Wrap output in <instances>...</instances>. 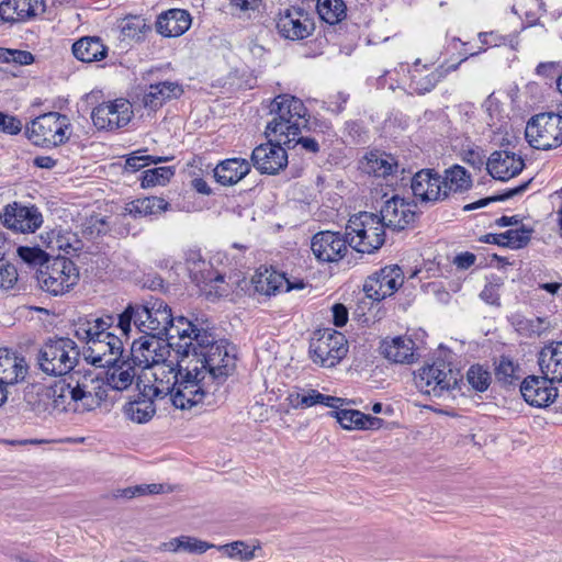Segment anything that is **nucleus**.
Instances as JSON below:
<instances>
[{
  "mask_svg": "<svg viewBox=\"0 0 562 562\" xmlns=\"http://www.w3.org/2000/svg\"><path fill=\"white\" fill-rule=\"evenodd\" d=\"M172 344L156 342L143 352V397L164 400L170 395L176 408L190 409L234 372L235 347L201 331L183 318L175 325Z\"/></svg>",
  "mask_w": 562,
  "mask_h": 562,
  "instance_id": "obj_1",
  "label": "nucleus"
},
{
  "mask_svg": "<svg viewBox=\"0 0 562 562\" xmlns=\"http://www.w3.org/2000/svg\"><path fill=\"white\" fill-rule=\"evenodd\" d=\"M143 352L154 349L156 342L172 344V335H176L175 325L178 319L183 318L192 323L201 331H210L204 327V322L195 317L194 319L178 316L172 317L170 307L158 297H143Z\"/></svg>",
  "mask_w": 562,
  "mask_h": 562,
  "instance_id": "obj_2",
  "label": "nucleus"
},
{
  "mask_svg": "<svg viewBox=\"0 0 562 562\" xmlns=\"http://www.w3.org/2000/svg\"><path fill=\"white\" fill-rule=\"evenodd\" d=\"M270 114L273 119L268 122L265 134L267 137L285 138L284 146L291 148L294 137L300 135L301 126H305L307 109L296 97L280 94L270 104Z\"/></svg>",
  "mask_w": 562,
  "mask_h": 562,
  "instance_id": "obj_3",
  "label": "nucleus"
},
{
  "mask_svg": "<svg viewBox=\"0 0 562 562\" xmlns=\"http://www.w3.org/2000/svg\"><path fill=\"white\" fill-rule=\"evenodd\" d=\"M77 344L68 337L49 338L40 349V369L49 375L65 376L75 370L79 360Z\"/></svg>",
  "mask_w": 562,
  "mask_h": 562,
  "instance_id": "obj_4",
  "label": "nucleus"
},
{
  "mask_svg": "<svg viewBox=\"0 0 562 562\" xmlns=\"http://www.w3.org/2000/svg\"><path fill=\"white\" fill-rule=\"evenodd\" d=\"M386 227L379 215L370 212H360L352 215L346 226L349 246L361 254H373L385 241Z\"/></svg>",
  "mask_w": 562,
  "mask_h": 562,
  "instance_id": "obj_5",
  "label": "nucleus"
},
{
  "mask_svg": "<svg viewBox=\"0 0 562 562\" xmlns=\"http://www.w3.org/2000/svg\"><path fill=\"white\" fill-rule=\"evenodd\" d=\"M414 382L422 393L435 398L448 400L454 397L453 391L460 390L461 378L459 371L440 362L420 368L414 375Z\"/></svg>",
  "mask_w": 562,
  "mask_h": 562,
  "instance_id": "obj_6",
  "label": "nucleus"
},
{
  "mask_svg": "<svg viewBox=\"0 0 562 562\" xmlns=\"http://www.w3.org/2000/svg\"><path fill=\"white\" fill-rule=\"evenodd\" d=\"M81 376V370L72 371L55 382L50 387L54 409L59 412L89 411V407L93 404V398L90 391L85 390Z\"/></svg>",
  "mask_w": 562,
  "mask_h": 562,
  "instance_id": "obj_7",
  "label": "nucleus"
},
{
  "mask_svg": "<svg viewBox=\"0 0 562 562\" xmlns=\"http://www.w3.org/2000/svg\"><path fill=\"white\" fill-rule=\"evenodd\" d=\"M36 280L42 290L61 295L77 284L79 271L70 259L57 256L37 270Z\"/></svg>",
  "mask_w": 562,
  "mask_h": 562,
  "instance_id": "obj_8",
  "label": "nucleus"
},
{
  "mask_svg": "<svg viewBox=\"0 0 562 562\" xmlns=\"http://www.w3.org/2000/svg\"><path fill=\"white\" fill-rule=\"evenodd\" d=\"M308 351L314 363L333 368L347 356L348 341L344 334L325 328L314 333Z\"/></svg>",
  "mask_w": 562,
  "mask_h": 562,
  "instance_id": "obj_9",
  "label": "nucleus"
},
{
  "mask_svg": "<svg viewBox=\"0 0 562 562\" xmlns=\"http://www.w3.org/2000/svg\"><path fill=\"white\" fill-rule=\"evenodd\" d=\"M525 135L536 149L559 147L562 144V114L547 112L535 115L527 123Z\"/></svg>",
  "mask_w": 562,
  "mask_h": 562,
  "instance_id": "obj_10",
  "label": "nucleus"
},
{
  "mask_svg": "<svg viewBox=\"0 0 562 562\" xmlns=\"http://www.w3.org/2000/svg\"><path fill=\"white\" fill-rule=\"evenodd\" d=\"M68 128L66 115L57 112L43 114L26 126V137L36 146L50 147L58 146L68 138L66 130Z\"/></svg>",
  "mask_w": 562,
  "mask_h": 562,
  "instance_id": "obj_11",
  "label": "nucleus"
},
{
  "mask_svg": "<svg viewBox=\"0 0 562 562\" xmlns=\"http://www.w3.org/2000/svg\"><path fill=\"white\" fill-rule=\"evenodd\" d=\"M484 52V48H480L477 52L465 55L457 64L446 65L441 64L437 68L429 71L428 65H423L420 59H417L412 69L409 89L417 94H425L430 92L438 82H440L448 74L456 71L459 66L465 61L469 57L476 56Z\"/></svg>",
  "mask_w": 562,
  "mask_h": 562,
  "instance_id": "obj_12",
  "label": "nucleus"
},
{
  "mask_svg": "<svg viewBox=\"0 0 562 562\" xmlns=\"http://www.w3.org/2000/svg\"><path fill=\"white\" fill-rule=\"evenodd\" d=\"M102 338L90 339L83 352L88 363L98 367H116L123 353V342L121 338L112 333H101Z\"/></svg>",
  "mask_w": 562,
  "mask_h": 562,
  "instance_id": "obj_13",
  "label": "nucleus"
},
{
  "mask_svg": "<svg viewBox=\"0 0 562 562\" xmlns=\"http://www.w3.org/2000/svg\"><path fill=\"white\" fill-rule=\"evenodd\" d=\"M2 224L16 233H34L43 224V215L35 205L13 202L4 206L0 214Z\"/></svg>",
  "mask_w": 562,
  "mask_h": 562,
  "instance_id": "obj_14",
  "label": "nucleus"
},
{
  "mask_svg": "<svg viewBox=\"0 0 562 562\" xmlns=\"http://www.w3.org/2000/svg\"><path fill=\"white\" fill-rule=\"evenodd\" d=\"M403 282L402 269L398 266H386L367 278L363 291L368 299L381 302L393 295Z\"/></svg>",
  "mask_w": 562,
  "mask_h": 562,
  "instance_id": "obj_15",
  "label": "nucleus"
},
{
  "mask_svg": "<svg viewBox=\"0 0 562 562\" xmlns=\"http://www.w3.org/2000/svg\"><path fill=\"white\" fill-rule=\"evenodd\" d=\"M285 138L269 137L267 144L257 146L251 154L254 167L260 173L276 175L288 165V154L284 147Z\"/></svg>",
  "mask_w": 562,
  "mask_h": 562,
  "instance_id": "obj_16",
  "label": "nucleus"
},
{
  "mask_svg": "<svg viewBox=\"0 0 562 562\" xmlns=\"http://www.w3.org/2000/svg\"><path fill=\"white\" fill-rule=\"evenodd\" d=\"M277 29L286 40L299 41L312 35L315 25L310 13L300 7H290L279 13Z\"/></svg>",
  "mask_w": 562,
  "mask_h": 562,
  "instance_id": "obj_17",
  "label": "nucleus"
},
{
  "mask_svg": "<svg viewBox=\"0 0 562 562\" xmlns=\"http://www.w3.org/2000/svg\"><path fill=\"white\" fill-rule=\"evenodd\" d=\"M132 116L131 104L127 100L103 102L91 113L93 125L98 130L112 131L125 126Z\"/></svg>",
  "mask_w": 562,
  "mask_h": 562,
  "instance_id": "obj_18",
  "label": "nucleus"
},
{
  "mask_svg": "<svg viewBox=\"0 0 562 562\" xmlns=\"http://www.w3.org/2000/svg\"><path fill=\"white\" fill-rule=\"evenodd\" d=\"M416 205L398 195L386 199L380 209L379 218L385 227L403 231L415 222Z\"/></svg>",
  "mask_w": 562,
  "mask_h": 562,
  "instance_id": "obj_19",
  "label": "nucleus"
},
{
  "mask_svg": "<svg viewBox=\"0 0 562 562\" xmlns=\"http://www.w3.org/2000/svg\"><path fill=\"white\" fill-rule=\"evenodd\" d=\"M349 237L339 232H319L312 238L311 249L317 260L338 262L348 251Z\"/></svg>",
  "mask_w": 562,
  "mask_h": 562,
  "instance_id": "obj_20",
  "label": "nucleus"
},
{
  "mask_svg": "<svg viewBox=\"0 0 562 562\" xmlns=\"http://www.w3.org/2000/svg\"><path fill=\"white\" fill-rule=\"evenodd\" d=\"M551 378L529 375L520 384V393L524 400L531 406L546 407L554 402L558 389L553 386Z\"/></svg>",
  "mask_w": 562,
  "mask_h": 562,
  "instance_id": "obj_21",
  "label": "nucleus"
},
{
  "mask_svg": "<svg viewBox=\"0 0 562 562\" xmlns=\"http://www.w3.org/2000/svg\"><path fill=\"white\" fill-rule=\"evenodd\" d=\"M187 265L190 277L195 283L205 285L215 283L216 294H227L228 290L224 286L225 276L216 271L210 261L204 260L200 252L190 251L187 257Z\"/></svg>",
  "mask_w": 562,
  "mask_h": 562,
  "instance_id": "obj_22",
  "label": "nucleus"
},
{
  "mask_svg": "<svg viewBox=\"0 0 562 562\" xmlns=\"http://www.w3.org/2000/svg\"><path fill=\"white\" fill-rule=\"evenodd\" d=\"M414 196L422 202H439L447 200V191L442 188L441 175L434 169H422L415 173L411 184Z\"/></svg>",
  "mask_w": 562,
  "mask_h": 562,
  "instance_id": "obj_23",
  "label": "nucleus"
},
{
  "mask_svg": "<svg viewBox=\"0 0 562 562\" xmlns=\"http://www.w3.org/2000/svg\"><path fill=\"white\" fill-rule=\"evenodd\" d=\"M525 167L524 159L509 150H496L486 161L487 172L496 180L507 181L519 175Z\"/></svg>",
  "mask_w": 562,
  "mask_h": 562,
  "instance_id": "obj_24",
  "label": "nucleus"
},
{
  "mask_svg": "<svg viewBox=\"0 0 562 562\" xmlns=\"http://www.w3.org/2000/svg\"><path fill=\"white\" fill-rule=\"evenodd\" d=\"M251 284L255 291L267 296L274 295L277 292L292 289H302L303 282L291 283L284 273L278 272L272 268L260 267L251 278Z\"/></svg>",
  "mask_w": 562,
  "mask_h": 562,
  "instance_id": "obj_25",
  "label": "nucleus"
},
{
  "mask_svg": "<svg viewBox=\"0 0 562 562\" xmlns=\"http://www.w3.org/2000/svg\"><path fill=\"white\" fill-rule=\"evenodd\" d=\"M29 374L24 359L7 348H0V383L9 387L23 382Z\"/></svg>",
  "mask_w": 562,
  "mask_h": 562,
  "instance_id": "obj_26",
  "label": "nucleus"
},
{
  "mask_svg": "<svg viewBox=\"0 0 562 562\" xmlns=\"http://www.w3.org/2000/svg\"><path fill=\"white\" fill-rule=\"evenodd\" d=\"M192 24V16L183 9H169L161 12L155 22V29L164 37H179L183 35Z\"/></svg>",
  "mask_w": 562,
  "mask_h": 562,
  "instance_id": "obj_27",
  "label": "nucleus"
},
{
  "mask_svg": "<svg viewBox=\"0 0 562 562\" xmlns=\"http://www.w3.org/2000/svg\"><path fill=\"white\" fill-rule=\"evenodd\" d=\"M44 11V0H4L0 3V18L9 23L27 21Z\"/></svg>",
  "mask_w": 562,
  "mask_h": 562,
  "instance_id": "obj_28",
  "label": "nucleus"
},
{
  "mask_svg": "<svg viewBox=\"0 0 562 562\" xmlns=\"http://www.w3.org/2000/svg\"><path fill=\"white\" fill-rule=\"evenodd\" d=\"M328 414L330 417L336 418L344 429L348 430L379 429L383 424V419L379 417L366 415L357 409L341 408V406L335 408V411H331Z\"/></svg>",
  "mask_w": 562,
  "mask_h": 562,
  "instance_id": "obj_29",
  "label": "nucleus"
},
{
  "mask_svg": "<svg viewBox=\"0 0 562 562\" xmlns=\"http://www.w3.org/2000/svg\"><path fill=\"white\" fill-rule=\"evenodd\" d=\"M250 168L246 159H225L214 168V178L222 186H234L250 172Z\"/></svg>",
  "mask_w": 562,
  "mask_h": 562,
  "instance_id": "obj_30",
  "label": "nucleus"
},
{
  "mask_svg": "<svg viewBox=\"0 0 562 562\" xmlns=\"http://www.w3.org/2000/svg\"><path fill=\"white\" fill-rule=\"evenodd\" d=\"M182 93L183 89L177 82L164 81L150 85L148 91L143 95V105L155 111L167 101L180 98Z\"/></svg>",
  "mask_w": 562,
  "mask_h": 562,
  "instance_id": "obj_31",
  "label": "nucleus"
},
{
  "mask_svg": "<svg viewBox=\"0 0 562 562\" xmlns=\"http://www.w3.org/2000/svg\"><path fill=\"white\" fill-rule=\"evenodd\" d=\"M415 342L411 338L395 337L391 340H383L381 344L382 355L394 363H412L414 361Z\"/></svg>",
  "mask_w": 562,
  "mask_h": 562,
  "instance_id": "obj_32",
  "label": "nucleus"
},
{
  "mask_svg": "<svg viewBox=\"0 0 562 562\" xmlns=\"http://www.w3.org/2000/svg\"><path fill=\"white\" fill-rule=\"evenodd\" d=\"M541 372L554 382H562V341L546 346L539 356Z\"/></svg>",
  "mask_w": 562,
  "mask_h": 562,
  "instance_id": "obj_33",
  "label": "nucleus"
},
{
  "mask_svg": "<svg viewBox=\"0 0 562 562\" xmlns=\"http://www.w3.org/2000/svg\"><path fill=\"white\" fill-rule=\"evenodd\" d=\"M363 164V170L368 173H372L375 177H387L395 173L398 169V162L396 158L385 151H370L366 156Z\"/></svg>",
  "mask_w": 562,
  "mask_h": 562,
  "instance_id": "obj_34",
  "label": "nucleus"
},
{
  "mask_svg": "<svg viewBox=\"0 0 562 562\" xmlns=\"http://www.w3.org/2000/svg\"><path fill=\"white\" fill-rule=\"evenodd\" d=\"M47 247L52 250H63L67 255H74L83 248V241L77 233L65 228H55L47 233Z\"/></svg>",
  "mask_w": 562,
  "mask_h": 562,
  "instance_id": "obj_35",
  "label": "nucleus"
},
{
  "mask_svg": "<svg viewBox=\"0 0 562 562\" xmlns=\"http://www.w3.org/2000/svg\"><path fill=\"white\" fill-rule=\"evenodd\" d=\"M442 188L447 191V199L451 194L463 193L472 187V177L467 169L460 165L447 168L441 175Z\"/></svg>",
  "mask_w": 562,
  "mask_h": 562,
  "instance_id": "obj_36",
  "label": "nucleus"
},
{
  "mask_svg": "<svg viewBox=\"0 0 562 562\" xmlns=\"http://www.w3.org/2000/svg\"><path fill=\"white\" fill-rule=\"evenodd\" d=\"M74 56L83 63L102 60L108 48L99 37H82L72 44Z\"/></svg>",
  "mask_w": 562,
  "mask_h": 562,
  "instance_id": "obj_37",
  "label": "nucleus"
},
{
  "mask_svg": "<svg viewBox=\"0 0 562 562\" xmlns=\"http://www.w3.org/2000/svg\"><path fill=\"white\" fill-rule=\"evenodd\" d=\"M316 10L319 18L330 25L338 24L347 18L345 0H316Z\"/></svg>",
  "mask_w": 562,
  "mask_h": 562,
  "instance_id": "obj_38",
  "label": "nucleus"
},
{
  "mask_svg": "<svg viewBox=\"0 0 562 562\" xmlns=\"http://www.w3.org/2000/svg\"><path fill=\"white\" fill-rule=\"evenodd\" d=\"M133 382L135 383L136 389L139 391L140 376L135 375L134 367L126 361H123L121 366H117V368L114 369L108 378L109 385L117 391L126 390Z\"/></svg>",
  "mask_w": 562,
  "mask_h": 562,
  "instance_id": "obj_39",
  "label": "nucleus"
},
{
  "mask_svg": "<svg viewBox=\"0 0 562 562\" xmlns=\"http://www.w3.org/2000/svg\"><path fill=\"white\" fill-rule=\"evenodd\" d=\"M81 383L87 385V391H90V394L93 398V404L89 407V411L98 407L106 397V389L104 387V382L102 379H99L92 371L82 372Z\"/></svg>",
  "mask_w": 562,
  "mask_h": 562,
  "instance_id": "obj_40",
  "label": "nucleus"
},
{
  "mask_svg": "<svg viewBox=\"0 0 562 562\" xmlns=\"http://www.w3.org/2000/svg\"><path fill=\"white\" fill-rule=\"evenodd\" d=\"M301 401L302 408H308L317 404L330 408H338L339 406H342L345 403V400L341 397L325 395L313 389L308 390L306 394H302Z\"/></svg>",
  "mask_w": 562,
  "mask_h": 562,
  "instance_id": "obj_41",
  "label": "nucleus"
},
{
  "mask_svg": "<svg viewBox=\"0 0 562 562\" xmlns=\"http://www.w3.org/2000/svg\"><path fill=\"white\" fill-rule=\"evenodd\" d=\"M173 176V167H157L143 170V189L156 186H165Z\"/></svg>",
  "mask_w": 562,
  "mask_h": 562,
  "instance_id": "obj_42",
  "label": "nucleus"
},
{
  "mask_svg": "<svg viewBox=\"0 0 562 562\" xmlns=\"http://www.w3.org/2000/svg\"><path fill=\"white\" fill-rule=\"evenodd\" d=\"M258 547L250 548L244 541H234L227 544L217 547L218 551L223 552L231 559H238L243 562H248L255 559V551Z\"/></svg>",
  "mask_w": 562,
  "mask_h": 562,
  "instance_id": "obj_43",
  "label": "nucleus"
},
{
  "mask_svg": "<svg viewBox=\"0 0 562 562\" xmlns=\"http://www.w3.org/2000/svg\"><path fill=\"white\" fill-rule=\"evenodd\" d=\"M469 384L477 392H484L491 384V373L482 366H471L467 372Z\"/></svg>",
  "mask_w": 562,
  "mask_h": 562,
  "instance_id": "obj_44",
  "label": "nucleus"
},
{
  "mask_svg": "<svg viewBox=\"0 0 562 562\" xmlns=\"http://www.w3.org/2000/svg\"><path fill=\"white\" fill-rule=\"evenodd\" d=\"M532 228L521 226L516 229H508L505 232V247L510 249H520L530 241Z\"/></svg>",
  "mask_w": 562,
  "mask_h": 562,
  "instance_id": "obj_45",
  "label": "nucleus"
},
{
  "mask_svg": "<svg viewBox=\"0 0 562 562\" xmlns=\"http://www.w3.org/2000/svg\"><path fill=\"white\" fill-rule=\"evenodd\" d=\"M19 257L30 266H38L43 268L52 259L48 258L47 254L38 247H25L21 246L18 248Z\"/></svg>",
  "mask_w": 562,
  "mask_h": 562,
  "instance_id": "obj_46",
  "label": "nucleus"
},
{
  "mask_svg": "<svg viewBox=\"0 0 562 562\" xmlns=\"http://www.w3.org/2000/svg\"><path fill=\"white\" fill-rule=\"evenodd\" d=\"M122 41L125 40H139L140 33V18L138 15H126L119 22Z\"/></svg>",
  "mask_w": 562,
  "mask_h": 562,
  "instance_id": "obj_47",
  "label": "nucleus"
},
{
  "mask_svg": "<svg viewBox=\"0 0 562 562\" xmlns=\"http://www.w3.org/2000/svg\"><path fill=\"white\" fill-rule=\"evenodd\" d=\"M528 184H529V182H525L524 184L518 186V187L509 190L505 194L481 199V200H479V201H476L474 203L465 205L464 210L465 211L475 210V209H479V207H483V206H485L488 203L494 202V201H504L506 199H509V198H512L514 195H517V194L524 192L527 189Z\"/></svg>",
  "mask_w": 562,
  "mask_h": 562,
  "instance_id": "obj_48",
  "label": "nucleus"
},
{
  "mask_svg": "<svg viewBox=\"0 0 562 562\" xmlns=\"http://www.w3.org/2000/svg\"><path fill=\"white\" fill-rule=\"evenodd\" d=\"M461 159L472 168L481 170L485 162V154L480 147H468L461 151Z\"/></svg>",
  "mask_w": 562,
  "mask_h": 562,
  "instance_id": "obj_49",
  "label": "nucleus"
},
{
  "mask_svg": "<svg viewBox=\"0 0 562 562\" xmlns=\"http://www.w3.org/2000/svg\"><path fill=\"white\" fill-rule=\"evenodd\" d=\"M178 547H180V550L182 551L201 554L207 551L209 549L213 548L214 544L199 540L193 537L181 536L180 543H178Z\"/></svg>",
  "mask_w": 562,
  "mask_h": 562,
  "instance_id": "obj_50",
  "label": "nucleus"
},
{
  "mask_svg": "<svg viewBox=\"0 0 562 562\" xmlns=\"http://www.w3.org/2000/svg\"><path fill=\"white\" fill-rule=\"evenodd\" d=\"M169 203L162 198L150 196L143 198V215H157L166 212Z\"/></svg>",
  "mask_w": 562,
  "mask_h": 562,
  "instance_id": "obj_51",
  "label": "nucleus"
},
{
  "mask_svg": "<svg viewBox=\"0 0 562 562\" xmlns=\"http://www.w3.org/2000/svg\"><path fill=\"white\" fill-rule=\"evenodd\" d=\"M122 412L126 419L140 424V391L130 397Z\"/></svg>",
  "mask_w": 562,
  "mask_h": 562,
  "instance_id": "obj_52",
  "label": "nucleus"
},
{
  "mask_svg": "<svg viewBox=\"0 0 562 562\" xmlns=\"http://www.w3.org/2000/svg\"><path fill=\"white\" fill-rule=\"evenodd\" d=\"M514 363L507 358H502L495 370V376L497 381L504 384H512L514 381Z\"/></svg>",
  "mask_w": 562,
  "mask_h": 562,
  "instance_id": "obj_53",
  "label": "nucleus"
},
{
  "mask_svg": "<svg viewBox=\"0 0 562 562\" xmlns=\"http://www.w3.org/2000/svg\"><path fill=\"white\" fill-rule=\"evenodd\" d=\"M22 122L13 115L0 112V132L16 135L22 131Z\"/></svg>",
  "mask_w": 562,
  "mask_h": 562,
  "instance_id": "obj_54",
  "label": "nucleus"
},
{
  "mask_svg": "<svg viewBox=\"0 0 562 562\" xmlns=\"http://www.w3.org/2000/svg\"><path fill=\"white\" fill-rule=\"evenodd\" d=\"M18 281V271L12 265H1L0 267V289L9 290Z\"/></svg>",
  "mask_w": 562,
  "mask_h": 562,
  "instance_id": "obj_55",
  "label": "nucleus"
},
{
  "mask_svg": "<svg viewBox=\"0 0 562 562\" xmlns=\"http://www.w3.org/2000/svg\"><path fill=\"white\" fill-rule=\"evenodd\" d=\"M75 336L78 338V339H81V340H86L87 341V345H89L91 342L90 339L91 338V324H90V319L88 318H83V319H79L76 324H75Z\"/></svg>",
  "mask_w": 562,
  "mask_h": 562,
  "instance_id": "obj_56",
  "label": "nucleus"
},
{
  "mask_svg": "<svg viewBox=\"0 0 562 562\" xmlns=\"http://www.w3.org/2000/svg\"><path fill=\"white\" fill-rule=\"evenodd\" d=\"M295 145H301L305 151L311 154H316L319 151V144L313 137H303L297 135L294 137V140H292L291 147H294Z\"/></svg>",
  "mask_w": 562,
  "mask_h": 562,
  "instance_id": "obj_57",
  "label": "nucleus"
},
{
  "mask_svg": "<svg viewBox=\"0 0 562 562\" xmlns=\"http://www.w3.org/2000/svg\"><path fill=\"white\" fill-rule=\"evenodd\" d=\"M333 311V322L335 326L342 327L348 322V310L345 305L337 303L331 307Z\"/></svg>",
  "mask_w": 562,
  "mask_h": 562,
  "instance_id": "obj_58",
  "label": "nucleus"
},
{
  "mask_svg": "<svg viewBox=\"0 0 562 562\" xmlns=\"http://www.w3.org/2000/svg\"><path fill=\"white\" fill-rule=\"evenodd\" d=\"M133 314H134V307L132 305H128L125 308V311L122 314H120V316H119L117 327L126 336L128 335V333L131 330V323H132Z\"/></svg>",
  "mask_w": 562,
  "mask_h": 562,
  "instance_id": "obj_59",
  "label": "nucleus"
},
{
  "mask_svg": "<svg viewBox=\"0 0 562 562\" xmlns=\"http://www.w3.org/2000/svg\"><path fill=\"white\" fill-rule=\"evenodd\" d=\"M138 493H140V486L136 485L133 487H126V488H117L112 491L110 494H108L106 498H126L131 499L135 497Z\"/></svg>",
  "mask_w": 562,
  "mask_h": 562,
  "instance_id": "obj_60",
  "label": "nucleus"
},
{
  "mask_svg": "<svg viewBox=\"0 0 562 562\" xmlns=\"http://www.w3.org/2000/svg\"><path fill=\"white\" fill-rule=\"evenodd\" d=\"M18 65H31L34 61V56L27 50L11 49L10 63Z\"/></svg>",
  "mask_w": 562,
  "mask_h": 562,
  "instance_id": "obj_61",
  "label": "nucleus"
},
{
  "mask_svg": "<svg viewBox=\"0 0 562 562\" xmlns=\"http://www.w3.org/2000/svg\"><path fill=\"white\" fill-rule=\"evenodd\" d=\"M481 299L492 305H499V295L496 286L493 284L486 285L480 294Z\"/></svg>",
  "mask_w": 562,
  "mask_h": 562,
  "instance_id": "obj_62",
  "label": "nucleus"
},
{
  "mask_svg": "<svg viewBox=\"0 0 562 562\" xmlns=\"http://www.w3.org/2000/svg\"><path fill=\"white\" fill-rule=\"evenodd\" d=\"M559 64L555 61L540 63L536 71L539 76L553 77L558 72Z\"/></svg>",
  "mask_w": 562,
  "mask_h": 562,
  "instance_id": "obj_63",
  "label": "nucleus"
},
{
  "mask_svg": "<svg viewBox=\"0 0 562 562\" xmlns=\"http://www.w3.org/2000/svg\"><path fill=\"white\" fill-rule=\"evenodd\" d=\"M105 226L106 224L103 218L91 217L86 225L85 233L89 231V234L92 235L95 231L97 235H100L105 233Z\"/></svg>",
  "mask_w": 562,
  "mask_h": 562,
  "instance_id": "obj_64",
  "label": "nucleus"
}]
</instances>
